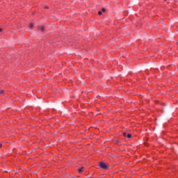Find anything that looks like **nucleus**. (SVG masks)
Listing matches in <instances>:
<instances>
[{
	"label": "nucleus",
	"mask_w": 178,
	"mask_h": 178,
	"mask_svg": "<svg viewBox=\"0 0 178 178\" xmlns=\"http://www.w3.org/2000/svg\"><path fill=\"white\" fill-rule=\"evenodd\" d=\"M99 168H102V169H106L108 168V164H106L104 162H99Z\"/></svg>",
	"instance_id": "f257e3e1"
},
{
	"label": "nucleus",
	"mask_w": 178,
	"mask_h": 178,
	"mask_svg": "<svg viewBox=\"0 0 178 178\" xmlns=\"http://www.w3.org/2000/svg\"><path fill=\"white\" fill-rule=\"evenodd\" d=\"M79 173H81V172H84V167H81V168L78 169Z\"/></svg>",
	"instance_id": "f03ea898"
},
{
	"label": "nucleus",
	"mask_w": 178,
	"mask_h": 178,
	"mask_svg": "<svg viewBox=\"0 0 178 178\" xmlns=\"http://www.w3.org/2000/svg\"><path fill=\"white\" fill-rule=\"evenodd\" d=\"M44 30H45V28H44V26H40V31L42 33H44Z\"/></svg>",
	"instance_id": "7ed1b4c3"
},
{
	"label": "nucleus",
	"mask_w": 178,
	"mask_h": 178,
	"mask_svg": "<svg viewBox=\"0 0 178 178\" xmlns=\"http://www.w3.org/2000/svg\"><path fill=\"white\" fill-rule=\"evenodd\" d=\"M29 27H30V29H33V27H34V24H30Z\"/></svg>",
	"instance_id": "20e7f679"
},
{
	"label": "nucleus",
	"mask_w": 178,
	"mask_h": 178,
	"mask_svg": "<svg viewBox=\"0 0 178 178\" xmlns=\"http://www.w3.org/2000/svg\"><path fill=\"white\" fill-rule=\"evenodd\" d=\"M127 138H131V134H129L127 135Z\"/></svg>",
	"instance_id": "39448f33"
},
{
	"label": "nucleus",
	"mask_w": 178,
	"mask_h": 178,
	"mask_svg": "<svg viewBox=\"0 0 178 178\" xmlns=\"http://www.w3.org/2000/svg\"><path fill=\"white\" fill-rule=\"evenodd\" d=\"M5 93V90H1L0 91V94H4Z\"/></svg>",
	"instance_id": "423d86ee"
},
{
	"label": "nucleus",
	"mask_w": 178,
	"mask_h": 178,
	"mask_svg": "<svg viewBox=\"0 0 178 178\" xmlns=\"http://www.w3.org/2000/svg\"><path fill=\"white\" fill-rule=\"evenodd\" d=\"M106 10L105 8H102V11L104 12V13L106 12Z\"/></svg>",
	"instance_id": "0eeeda50"
},
{
	"label": "nucleus",
	"mask_w": 178,
	"mask_h": 178,
	"mask_svg": "<svg viewBox=\"0 0 178 178\" xmlns=\"http://www.w3.org/2000/svg\"><path fill=\"white\" fill-rule=\"evenodd\" d=\"M98 15H102V12L99 11Z\"/></svg>",
	"instance_id": "6e6552de"
},
{
	"label": "nucleus",
	"mask_w": 178,
	"mask_h": 178,
	"mask_svg": "<svg viewBox=\"0 0 178 178\" xmlns=\"http://www.w3.org/2000/svg\"><path fill=\"white\" fill-rule=\"evenodd\" d=\"M123 136H124V137H126V136H127L126 132L123 133Z\"/></svg>",
	"instance_id": "1a4fd4ad"
},
{
	"label": "nucleus",
	"mask_w": 178,
	"mask_h": 178,
	"mask_svg": "<svg viewBox=\"0 0 178 178\" xmlns=\"http://www.w3.org/2000/svg\"><path fill=\"white\" fill-rule=\"evenodd\" d=\"M44 9H49V8H48V6H45Z\"/></svg>",
	"instance_id": "9d476101"
},
{
	"label": "nucleus",
	"mask_w": 178,
	"mask_h": 178,
	"mask_svg": "<svg viewBox=\"0 0 178 178\" xmlns=\"http://www.w3.org/2000/svg\"><path fill=\"white\" fill-rule=\"evenodd\" d=\"M2 31V29L0 28V33Z\"/></svg>",
	"instance_id": "9b49d317"
}]
</instances>
